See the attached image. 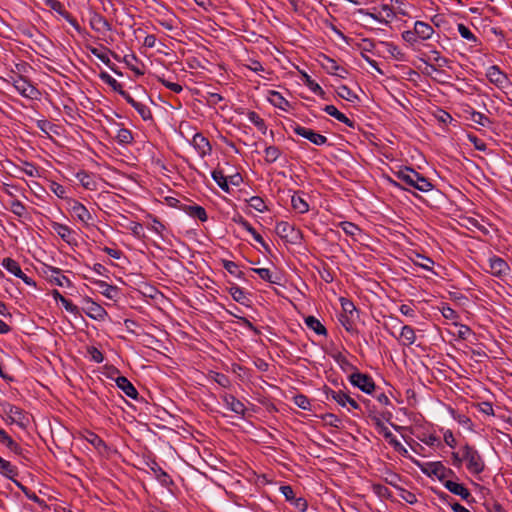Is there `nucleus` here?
<instances>
[{"mask_svg":"<svg viewBox=\"0 0 512 512\" xmlns=\"http://www.w3.org/2000/svg\"><path fill=\"white\" fill-rule=\"evenodd\" d=\"M387 46H388V52L391 54V56L393 58H395L396 60H400V61L404 60L405 54L398 46L391 44V43L387 44Z\"/></svg>","mask_w":512,"mask_h":512,"instance_id":"50","label":"nucleus"},{"mask_svg":"<svg viewBox=\"0 0 512 512\" xmlns=\"http://www.w3.org/2000/svg\"><path fill=\"white\" fill-rule=\"evenodd\" d=\"M10 211L18 217H22L26 213V208L21 201L13 199L10 202Z\"/></svg>","mask_w":512,"mask_h":512,"instance_id":"44","label":"nucleus"},{"mask_svg":"<svg viewBox=\"0 0 512 512\" xmlns=\"http://www.w3.org/2000/svg\"><path fill=\"white\" fill-rule=\"evenodd\" d=\"M224 268L232 275H235L237 277L240 276L241 271L239 270L236 263L232 261H224Z\"/></svg>","mask_w":512,"mask_h":512,"instance_id":"59","label":"nucleus"},{"mask_svg":"<svg viewBox=\"0 0 512 512\" xmlns=\"http://www.w3.org/2000/svg\"><path fill=\"white\" fill-rule=\"evenodd\" d=\"M2 266L14 276L22 279L26 284L30 285L32 283L31 279L23 273L20 265L15 260L4 258L2 260Z\"/></svg>","mask_w":512,"mask_h":512,"instance_id":"15","label":"nucleus"},{"mask_svg":"<svg viewBox=\"0 0 512 512\" xmlns=\"http://www.w3.org/2000/svg\"><path fill=\"white\" fill-rule=\"evenodd\" d=\"M443 485L449 492L461 497L463 500H467L471 495L469 490L464 485L452 480L445 481Z\"/></svg>","mask_w":512,"mask_h":512,"instance_id":"17","label":"nucleus"},{"mask_svg":"<svg viewBox=\"0 0 512 512\" xmlns=\"http://www.w3.org/2000/svg\"><path fill=\"white\" fill-rule=\"evenodd\" d=\"M414 263L427 271H431L434 265V261L431 258L420 254L416 256V260L414 261Z\"/></svg>","mask_w":512,"mask_h":512,"instance_id":"39","label":"nucleus"},{"mask_svg":"<svg viewBox=\"0 0 512 512\" xmlns=\"http://www.w3.org/2000/svg\"><path fill=\"white\" fill-rule=\"evenodd\" d=\"M161 82L166 88L170 89L171 91H173L175 93H180L183 90V87L178 83L170 82V81L164 80V79H162Z\"/></svg>","mask_w":512,"mask_h":512,"instance_id":"63","label":"nucleus"},{"mask_svg":"<svg viewBox=\"0 0 512 512\" xmlns=\"http://www.w3.org/2000/svg\"><path fill=\"white\" fill-rule=\"evenodd\" d=\"M116 137L120 143H129L132 140L131 132L125 128L119 129Z\"/></svg>","mask_w":512,"mask_h":512,"instance_id":"56","label":"nucleus"},{"mask_svg":"<svg viewBox=\"0 0 512 512\" xmlns=\"http://www.w3.org/2000/svg\"><path fill=\"white\" fill-rule=\"evenodd\" d=\"M457 29L462 38L466 39L467 41L477 43L476 36L467 26L464 24H458Z\"/></svg>","mask_w":512,"mask_h":512,"instance_id":"42","label":"nucleus"},{"mask_svg":"<svg viewBox=\"0 0 512 512\" xmlns=\"http://www.w3.org/2000/svg\"><path fill=\"white\" fill-rule=\"evenodd\" d=\"M185 211L189 216L197 218L202 222H205L208 219L207 213L202 206L190 205L185 209Z\"/></svg>","mask_w":512,"mask_h":512,"instance_id":"27","label":"nucleus"},{"mask_svg":"<svg viewBox=\"0 0 512 512\" xmlns=\"http://www.w3.org/2000/svg\"><path fill=\"white\" fill-rule=\"evenodd\" d=\"M397 178L410 188L417 189L421 192L431 191L433 185L427 178L411 168H404L397 172Z\"/></svg>","mask_w":512,"mask_h":512,"instance_id":"1","label":"nucleus"},{"mask_svg":"<svg viewBox=\"0 0 512 512\" xmlns=\"http://www.w3.org/2000/svg\"><path fill=\"white\" fill-rule=\"evenodd\" d=\"M50 190L59 198H65L66 196V189L63 185L57 183V182H51L49 186Z\"/></svg>","mask_w":512,"mask_h":512,"instance_id":"51","label":"nucleus"},{"mask_svg":"<svg viewBox=\"0 0 512 512\" xmlns=\"http://www.w3.org/2000/svg\"><path fill=\"white\" fill-rule=\"evenodd\" d=\"M488 271L496 277H503L509 274L508 263L500 257L493 256L488 259Z\"/></svg>","mask_w":512,"mask_h":512,"instance_id":"11","label":"nucleus"},{"mask_svg":"<svg viewBox=\"0 0 512 512\" xmlns=\"http://www.w3.org/2000/svg\"><path fill=\"white\" fill-rule=\"evenodd\" d=\"M340 226L345 234L349 236H355L360 231L359 227L351 222H342Z\"/></svg>","mask_w":512,"mask_h":512,"instance_id":"49","label":"nucleus"},{"mask_svg":"<svg viewBox=\"0 0 512 512\" xmlns=\"http://www.w3.org/2000/svg\"><path fill=\"white\" fill-rule=\"evenodd\" d=\"M280 492L283 494L287 501H292L295 498V493L291 486L284 485L280 487Z\"/></svg>","mask_w":512,"mask_h":512,"instance_id":"62","label":"nucleus"},{"mask_svg":"<svg viewBox=\"0 0 512 512\" xmlns=\"http://www.w3.org/2000/svg\"><path fill=\"white\" fill-rule=\"evenodd\" d=\"M468 139L474 145L475 149L479 151H485L487 149L486 144L482 140L478 139L476 136L468 135Z\"/></svg>","mask_w":512,"mask_h":512,"instance_id":"61","label":"nucleus"},{"mask_svg":"<svg viewBox=\"0 0 512 512\" xmlns=\"http://www.w3.org/2000/svg\"><path fill=\"white\" fill-rule=\"evenodd\" d=\"M102 79L110 85L115 91L119 93V90H123L121 84L112 76L107 73L102 74Z\"/></svg>","mask_w":512,"mask_h":512,"instance_id":"55","label":"nucleus"},{"mask_svg":"<svg viewBox=\"0 0 512 512\" xmlns=\"http://www.w3.org/2000/svg\"><path fill=\"white\" fill-rule=\"evenodd\" d=\"M0 473L11 480H14V477L18 474L17 468L7 460H4L3 464L0 465Z\"/></svg>","mask_w":512,"mask_h":512,"instance_id":"32","label":"nucleus"},{"mask_svg":"<svg viewBox=\"0 0 512 512\" xmlns=\"http://www.w3.org/2000/svg\"><path fill=\"white\" fill-rule=\"evenodd\" d=\"M268 99L271 104L279 109L287 110L289 107V102L277 91H270Z\"/></svg>","mask_w":512,"mask_h":512,"instance_id":"24","label":"nucleus"},{"mask_svg":"<svg viewBox=\"0 0 512 512\" xmlns=\"http://www.w3.org/2000/svg\"><path fill=\"white\" fill-rule=\"evenodd\" d=\"M303 78H304V84L315 94H319V95H322L324 94V91L323 89L321 88V86L316 83L314 80H312L310 78L309 75L307 74H303Z\"/></svg>","mask_w":512,"mask_h":512,"instance_id":"43","label":"nucleus"},{"mask_svg":"<svg viewBox=\"0 0 512 512\" xmlns=\"http://www.w3.org/2000/svg\"><path fill=\"white\" fill-rule=\"evenodd\" d=\"M471 121H473L474 123H477L483 127H486L490 124V120L489 118L484 115L483 113L481 112H477V111H473L471 113V117H470Z\"/></svg>","mask_w":512,"mask_h":512,"instance_id":"46","label":"nucleus"},{"mask_svg":"<svg viewBox=\"0 0 512 512\" xmlns=\"http://www.w3.org/2000/svg\"><path fill=\"white\" fill-rule=\"evenodd\" d=\"M485 76L491 84L500 90L505 91L512 88V82L509 77L497 65L487 67L485 70Z\"/></svg>","mask_w":512,"mask_h":512,"instance_id":"4","label":"nucleus"},{"mask_svg":"<svg viewBox=\"0 0 512 512\" xmlns=\"http://www.w3.org/2000/svg\"><path fill=\"white\" fill-rule=\"evenodd\" d=\"M441 313H442L443 317H445L446 319L453 320V319L457 318L456 312L449 306H443L441 308Z\"/></svg>","mask_w":512,"mask_h":512,"instance_id":"64","label":"nucleus"},{"mask_svg":"<svg viewBox=\"0 0 512 512\" xmlns=\"http://www.w3.org/2000/svg\"><path fill=\"white\" fill-rule=\"evenodd\" d=\"M20 170L25 173L27 176H30V177H39L40 176V173H39V169L33 165L32 163H29V162H24L22 164V166L20 167Z\"/></svg>","mask_w":512,"mask_h":512,"instance_id":"45","label":"nucleus"},{"mask_svg":"<svg viewBox=\"0 0 512 512\" xmlns=\"http://www.w3.org/2000/svg\"><path fill=\"white\" fill-rule=\"evenodd\" d=\"M67 204L68 210L71 213V215L82 224L89 225L90 222L93 220L91 213L79 201L75 199H69Z\"/></svg>","mask_w":512,"mask_h":512,"instance_id":"6","label":"nucleus"},{"mask_svg":"<svg viewBox=\"0 0 512 512\" xmlns=\"http://www.w3.org/2000/svg\"><path fill=\"white\" fill-rule=\"evenodd\" d=\"M7 81L21 96L27 99L37 100L41 95L34 85L20 75H11Z\"/></svg>","mask_w":512,"mask_h":512,"instance_id":"2","label":"nucleus"},{"mask_svg":"<svg viewBox=\"0 0 512 512\" xmlns=\"http://www.w3.org/2000/svg\"><path fill=\"white\" fill-rule=\"evenodd\" d=\"M400 341H401V344L404 346H411L412 344L415 343L416 334H415L414 329L411 326L405 325L402 327L401 333H400Z\"/></svg>","mask_w":512,"mask_h":512,"instance_id":"21","label":"nucleus"},{"mask_svg":"<svg viewBox=\"0 0 512 512\" xmlns=\"http://www.w3.org/2000/svg\"><path fill=\"white\" fill-rule=\"evenodd\" d=\"M293 131L295 134L309 140L311 143L317 146L325 145L328 141L326 136L298 124L293 126Z\"/></svg>","mask_w":512,"mask_h":512,"instance_id":"8","label":"nucleus"},{"mask_svg":"<svg viewBox=\"0 0 512 512\" xmlns=\"http://www.w3.org/2000/svg\"><path fill=\"white\" fill-rule=\"evenodd\" d=\"M463 459L466 462L467 470L474 475L484 471L485 463L479 452L469 445L462 448Z\"/></svg>","mask_w":512,"mask_h":512,"instance_id":"3","label":"nucleus"},{"mask_svg":"<svg viewBox=\"0 0 512 512\" xmlns=\"http://www.w3.org/2000/svg\"><path fill=\"white\" fill-rule=\"evenodd\" d=\"M53 230L67 243L71 242L73 231L65 224L53 223Z\"/></svg>","mask_w":512,"mask_h":512,"instance_id":"28","label":"nucleus"},{"mask_svg":"<svg viewBox=\"0 0 512 512\" xmlns=\"http://www.w3.org/2000/svg\"><path fill=\"white\" fill-rule=\"evenodd\" d=\"M91 282L98 287L99 292L102 295H104L106 298L111 299V300L116 298V296L118 294L117 287L112 286L102 280H92Z\"/></svg>","mask_w":512,"mask_h":512,"instance_id":"19","label":"nucleus"},{"mask_svg":"<svg viewBox=\"0 0 512 512\" xmlns=\"http://www.w3.org/2000/svg\"><path fill=\"white\" fill-rule=\"evenodd\" d=\"M1 409L8 423L16 424L20 427H25L28 424L29 419L27 415L19 407L4 402L1 404Z\"/></svg>","mask_w":512,"mask_h":512,"instance_id":"5","label":"nucleus"},{"mask_svg":"<svg viewBox=\"0 0 512 512\" xmlns=\"http://www.w3.org/2000/svg\"><path fill=\"white\" fill-rule=\"evenodd\" d=\"M60 303L62 304V306L65 308V310L71 314H78L79 313V309L76 305H74L70 300L66 299L65 297L64 298H61V301Z\"/></svg>","mask_w":512,"mask_h":512,"instance_id":"57","label":"nucleus"},{"mask_svg":"<svg viewBox=\"0 0 512 512\" xmlns=\"http://www.w3.org/2000/svg\"><path fill=\"white\" fill-rule=\"evenodd\" d=\"M337 95L351 103H354L358 99L357 95L345 85H341L337 88Z\"/></svg>","mask_w":512,"mask_h":512,"instance_id":"34","label":"nucleus"},{"mask_svg":"<svg viewBox=\"0 0 512 512\" xmlns=\"http://www.w3.org/2000/svg\"><path fill=\"white\" fill-rule=\"evenodd\" d=\"M265 160L269 163L275 162L280 157V150L276 146H269L265 149Z\"/></svg>","mask_w":512,"mask_h":512,"instance_id":"40","label":"nucleus"},{"mask_svg":"<svg viewBox=\"0 0 512 512\" xmlns=\"http://www.w3.org/2000/svg\"><path fill=\"white\" fill-rule=\"evenodd\" d=\"M422 471L428 475L437 477L442 484L448 480L447 478L450 475H454V472L451 469L446 468L441 462H430L427 464L425 469H422Z\"/></svg>","mask_w":512,"mask_h":512,"instance_id":"10","label":"nucleus"},{"mask_svg":"<svg viewBox=\"0 0 512 512\" xmlns=\"http://www.w3.org/2000/svg\"><path fill=\"white\" fill-rule=\"evenodd\" d=\"M323 110L330 116L334 117L338 121L348 125L349 127L353 126V122L342 112H340L334 105H326Z\"/></svg>","mask_w":512,"mask_h":512,"instance_id":"22","label":"nucleus"},{"mask_svg":"<svg viewBox=\"0 0 512 512\" xmlns=\"http://www.w3.org/2000/svg\"><path fill=\"white\" fill-rule=\"evenodd\" d=\"M134 109L139 113V115L141 116V118L144 120V121H149V120H152V113H151V110L148 106H146L145 104L141 103V102H138Z\"/></svg>","mask_w":512,"mask_h":512,"instance_id":"41","label":"nucleus"},{"mask_svg":"<svg viewBox=\"0 0 512 512\" xmlns=\"http://www.w3.org/2000/svg\"><path fill=\"white\" fill-rule=\"evenodd\" d=\"M253 272L259 275V277L267 282L277 284L278 277H274L272 272L267 268H254Z\"/></svg>","mask_w":512,"mask_h":512,"instance_id":"36","label":"nucleus"},{"mask_svg":"<svg viewBox=\"0 0 512 512\" xmlns=\"http://www.w3.org/2000/svg\"><path fill=\"white\" fill-rule=\"evenodd\" d=\"M91 28L98 33H106L112 30L111 24L99 13H93L90 17Z\"/></svg>","mask_w":512,"mask_h":512,"instance_id":"16","label":"nucleus"},{"mask_svg":"<svg viewBox=\"0 0 512 512\" xmlns=\"http://www.w3.org/2000/svg\"><path fill=\"white\" fill-rule=\"evenodd\" d=\"M87 440L98 450H101L102 448L106 447L104 441L94 433H90L89 436L87 437Z\"/></svg>","mask_w":512,"mask_h":512,"instance_id":"52","label":"nucleus"},{"mask_svg":"<svg viewBox=\"0 0 512 512\" xmlns=\"http://www.w3.org/2000/svg\"><path fill=\"white\" fill-rule=\"evenodd\" d=\"M305 324L318 335H325L327 333L326 328L314 316L306 317Z\"/></svg>","mask_w":512,"mask_h":512,"instance_id":"29","label":"nucleus"},{"mask_svg":"<svg viewBox=\"0 0 512 512\" xmlns=\"http://www.w3.org/2000/svg\"><path fill=\"white\" fill-rule=\"evenodd\" d=\"M76 178L85 189L96 190L97 182L92 175L81 171L76 174Z\"/></svg>","mask_w":512,"mask_h":512,"instance_id":"23","label":"nucleus"},{"mask_svg":"<svg viewBox=\"0 0 512 512\" xmlns=\"http://www.w3.org/2000/svg\"><path fill=\"white\" fill-rule=\"evenodd\" d=\"M402 39L409 43L410 45L415 44L419 39L418 35L415 33V29L404 31L402 33Z\"/></svg>","mask_w":512,"mask_h":512,"instance_id":"54","label":"nucleus"},{"mask_svg":"<svg viewBox=\"0 0 512 512\" xmlns=\"http://www.w3.org/2000/svg\"><path fill=\"white\" fill-rule=\"evenodd\" d=\"M229 293H230L231 297L233 298V300H235L236 302H238L242 305H247V302L249 301V299L247 297L246 292L242 288H240L237 285H232L229 288Z\"/></svg>","mask_w":512,"mask_h":512,"instance_id":"25","label":"nucleus"},{"mask_svg":"<svg viewBox=\"0 0 512 512\" xmlns=\"http://www.w3.org/2000/svg\"><path fill=\"white\" fill-rule=\"evenodd\" d=\"M192 146L197 151L200 157L209 155L212 151L210 142L201 133H196L192 138Z\"/></svg>","mask_w":512,"mask_h":512,"instance_id":"14","label":"nucleus"},{"mask_svg":"<svg viewBox=\"0 0 512 512\" xmlns=\"http://www.w3.org/2000/svg\"><path fill=\"white\" fill-rule=\"evenodd\" d=\"M211 176L222 190L225 192L229 191L228 177L224 175L222 170L212 171Z\"/></svg>","mask_w":512,"mask_h":512,"instance_id":"30","label":"nucleus"},{"mask_svg":"<svg viewBox=\"0 0 512 512\" xmlns=\"http://www.w3.org/2000/svg\"><path fill=\"white\" fill-rule=\"evenodd\" d=\"M0 442L5 444L13 452L19 453V445L3 429H0Z\"/></svg>","mask_w":512,"mask_h":512,"instance_id":"35","label":"nucleus"},{"mask_svg":"<svg viewBox=\"0 0 512 512\" xmlns=\"http://www.w3.org/2000/svg\"><path fill=\"white\" fill-rule=\"evenodd\" d=\"M291 204L293 209L299 213L303 214L309 210L307 202L300 195H293L291 198Z\"/></svg>","mask_w":512,"mask_h":512,"instance_id":"31","label":"nucleus"},{"mask_svg":"<svg viewBox=\"0 0 512 512\" xmlns=\"http://www.w3.org/2000/svg\"><path fill=\"white\" fill-rule=\"evenodd\" d=\"M276 232L280 237L288 239L293 237L295 229L290 223L281 221L276 225Z\"/></svg>","mask_w":512,"mask_h":512,"instance_id":"26","label":"nucleus"},{"mask_svg":"<svg viewBox=\"0 0 512 512\" xmlns=\"http://www.w3.org/2000/svg\"><path fill=\"white\" fill-rule=\"evenodd\" d=\"M83 302V310L89 318L97 321H104L107 318L108 313L106 310L91 298H85Z\"/></svg>","mask_w":512,"mask_h":512,"instance_id":"9","label":"nucleus"},{"mask_svg":"<svg viewBox=\"0 0 512 512\" xmlns=\"http://www.w3.org/2000/svg\"><path fill=\"white\" fill-rule=\"evenodd\" d=\"M351 384L367 394H371L375 389V383L373 379L367 374L360 372L352 373L349 376Z\"/></svg>","mask_w":512,"mask_h":512,"instance_id":"7","label":"nucleus"},{"mask_svg":"<svg viewBox=\"0 0 512 512\" xmlns=\"http://www.w3.org/2000/svg\"><path fill=\"white\" fill-rule=\"evenodd\" d=\"M248 120L254 124L261 132H266V125L264 120L254 111H250L247 115Z\"/></svg>","mask_w":512,"mask_h":512,"instance_id":"38","label":"nucleus"},{"mask_svg":"<svg viewBox=\"0 0 512 512\" xmlns=\"http://www.w3.org/2000/svg\"><path fill=\"white\" fill-rule=\"evenodd\" d=\"M249 205L251 208L255 209L258 212H263L266 210L265 202L262 198L258 196H253L249 199Z\"/></svg>","mask_w":512,"mask_h":512,"instance_id":"47","label":"nucleus"},{"mask_svg":"<svg viewBox=\"0 0 512 512\" xmlns=\"http://www.w3.org/2000/svg\"><path fill=\"white\" fill-rule=\"evenodd\" d=\"M341 307L345 313L350 315L356 311V307L353 302L345 298H341Z\"/></svg>","mask_w":512,"mask_h":512,"instance_id":"58","label":"nucleus"},{"mask_svg":"<svg viewBox=\"0 0 512 512\" xmlns=\"http://www.w3.org/2000/svg\"><path fill=\"white\" fill-rule=\"evenodd\" d=\"M348 396L349 395L346 394L345 392H343L342 390H338V391L330 390L329 392H327L328 399L334 400L335 402H337L339 405H341L343 407H345L347 405Z\"/></svg>","mask_w":512,"mask_h":512,"instance_id":"33","label":"nucleus"},{"mask_svg":"<svg viewBox=\"0 0 512 512\" xmlns=\"http://www.w3.org/2000/svg\"><path fill=\"white\" fill-rule=\"evenodd\" d=\"M399 311L404 316H407V317H410V318H415L416 317V310H415V306L413 304H402L399 307Z\"/></svg>","mask_w":512,"mask_h":512,"instance_id":"53","label":"nucleus"},{"mask_svg":"<svg viewBox=\"0 0 512 512\" xmlns=\"http://www.w3.org/2000/svg\"><path fill=\"white\" fill-rule=\"evenodd\" d=\"M414 29L415 33L422 41L431 39L434 34L433 27L430 24L423 21H416L414 23Z\"/></svg>","mask_w":512,"mask_h":512,"instance_id":"18","label":"nucleus"},{"mask_svg":"<svg viewBox=\"0 0 512 512\" xmlns=\"http://www.w3.org/2000/svg\"><path fill=\"white\" fill-rule=\"evenodd\" d=\"M429 59L435 62L438 68H443L449 63L448 59L443 57L437 50L429 51Z\"/></svg>","mask_w":512,"mask_h":512,"instance_id":"37","label":"nucleus"},{"mask_svg":"<svg viewBox=\"0 0 512 512\" xmlns=\"http://www.w3.org/2000/svg\"><path fill=\"white\" fill-rule=\"evenodd\" d=\"M221 399H222L226 409L234 412L235 414H237L241 417H243L245 415V412H246L245 405L240 400H238L236 397H234L232 394L225 393L221 396Z\"/></svg>","mask_w":512,"mask_h":512,"instance_id":"12","label":"nucleus"},{"mask_svg":"<svg viewBox=\"0 0 512 512\" xmlns=\"http://www.w3.org/2000/svg\"><path fill=\"white\" fill-rule=\"evenodd\" d=\"M151 470L159 481L162 483L167 482V479L169 478L168 474L157 463H153Z\"/></svg>","mask_w":512,"mask_h":512,"instance_id":"48","label":"nucleus"},{"mask_svg":"<svg viewBox=\"0 0 512 512\" xmlns=\"http://www.w3.org/2000/svg\"><path fill=\"white\" fill-rule=\"evenodd\" d=\"M214 381L222 387H228L230 385L229 378L222 373H215L213 376Z\"/></svg>","mask_w":512,"mask_h":512,"instance_id":"60","label":"nucleus"},{"mask_svg":"<svg viewBox=\"0 0 512 512\" xmlns=\"http://www.w3.org/2000/svg\"><path fill=\"white\" fill-rule=\"evenodd\" d=\"M45 4L49 6L54 12L64 18L70 25L78 28L77 20L64 8L59 0H44Z\"/></svg>","mask_w":512,"mask_h":512,"instance_id":"13","label":"nucleus"},{"mask_svg":"<svg viewBox=\"0 0 512 512\" xmlns=\"http://www.w3.org/2000/svg\"><path fill=\"white\" fill-rule=\"evenodd\" d=\"M117 386L130 398L136 399L138 392L133 384L124 376H119L116 379Z\"/></svg>","mask_w":512,"mask_h":512,"instance_id":"20","label":"nucleus"}]
</instances>
